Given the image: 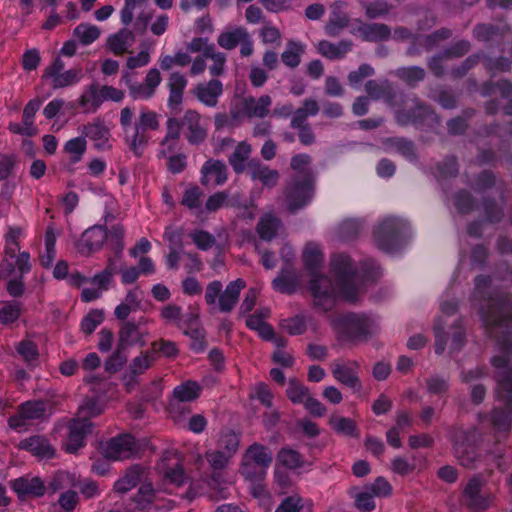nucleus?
<instances>
[{
    "label": "nucleus",
    "instance_id": "f257e3e1",
    "mask_svg": "<svg viewBox=\"0 0 512 512\" xmlns=\"http://www.w3.org/2000/svg\"><path fill=\"white\" fill-rule=\"evenodd\" d=\"M473 301L480 302L481 321L501 351V355L492 358V364L497 370L496 395L505 407L493 410L491 425L497 432H508L512 424V304L507 295L492 288V281L486 276L476 278Z\"/></svg>",
    "mask_w": 512,
    "mask_h": 512
},
{
    "label": "nucleus",
    "instance_id": "f03ea898",
    "mask_svg": "<svg viewBox=\"0 0 512 512\" xmlns=\"http://www.w3.org/2000/svg\"><path fill=\"white\" fill-rule=\"evenodd\" d=\"M303 261L312 276L308 290L314 307L324 312L330 311L340 298L348 302L356 301L364 282L378 276V268L373 260H366L358 270L348 255L339 253L331 257V271L336 278V284L333 285L329 277L318 273L323 263V254L314 243L306 245Z\"/></svg>",
    "mask_w": 512,
    "mask_h": 512
},
{
    "label": "nucleus",
    "instance_id": "7ed1b4c3",
    "mask_svg": "<svg viewBox=\"0 0 512 512\" xmlns=\"http://www.w3.org/2000/svg\"><path fill=\"white\" fill-rule=\"evenodd\" d=\"M458 303L450 291L445 292L440 302L441 314L435 320V353L441 355L450 343V352H458L465 344V328L461 318L450 319L457 311Z\"/></svg>",
    "mask_w": 512,
    "mask_h": 512
},
{
    "label": "nucleus",
    "instance_id": "20e7f679",
    "mask_svg": "<svg viewBox=\"0 0 512 512\" xmlns=\"http://www.w3.org/2000/svg\"><path fill=\"white\" fill-rule=\"evenodd\" d=\"M310 163L311 157L307 154H298L291 159V167L296 175L285 191V201L290 212L303 208L313 197L314 174Z\"/></svg>",
    "mask_w": 512,
    "mask_h": 512
},
{
    "label": "nucleus",
    "instance_id": "39448f33",
    "mask_svg": "<svg viewBox=\"0 0 512 512\" xmlns=\"http://www.w3.org/2000/svg\"><path fill=\"white\" fill-rule=\"evenodd\" d=\"M411 236V227L407 220L396 216H385L374 231L375 242L386 253L398 252Z\"/></svg>",
    "mask_w": 512,
    "mask_h": 512
},
{
    "label": "nucleus",
    "instance_id": "423d86ee",
    "mask_svg": "<svg viewBox=\"0 0 512 512\" xmlns=\"http://www.w3.org/2000/svg\"><path fill=\"white\" fill-rule=\"evenodd\" d=\"M333 328L351 341H366L378 329V321L373 315L348 313L331 319Z\"/></svg>",
    "mask_w": 512,
    "mask_h": 512
},
{
    "label": "nucleus",
    "instance_id": "0eeeda50",
    "mask_svg": "<svg viewBox=\"0 0 512 512\" xmlns=\"http://www.w3.org/2000/svg\"><path fill=\"white\" fill-rule=\"evenodd\" d=\"M484 486L485 480L480 475H474L464 485L460 502L469 512H485L494 506L496 496Z\"/></svg>",
    "mask_w": 512,
    "mask_h": 512
},
{
    "label": "nucleus",
    "instance_id": "6e6552de",
    "mask_svg": "<svg viewBox=\"0 0 512 512\" xmlns=\"http://www.w3.org/2000/svg\"><path fill=\"white\" fill-rule=\"evenodd\" d=\"M46 415V403L32 400L21 403L17 412L8 418V426L16 431H27L36 421L42 420Z\"/></svg>",
    "mask_w": 512,
    "mask_h": 512
},
{
    "label": "nucleus",
    "instance_id": "1a4fd4ad",
    "mask_svg": "<svg viewBox=\"0 0 512 512\" xmlns=\"http://www.w3.org/2000/svg\"><path fill=\"white\" fill-rule=\"evenodd\" d=\"M477 430L457 429L452 435L453 450L460 464L467 468H474L478 459V453L475 448Z\"/></svg>",
    "mask_w": 512,
    "mask_h": 512
},
{
    "label": "nucleus",
    "instance_id": "9d476101",
    "mask_svg": "<svg viewBox=\"0 0 512 512\" xmlns=\"http://www.w3.org/2000/svg\"><path fill=\"white\" fill-rule=\"evenodd\" d=\"M150 320L146 317H140L137 321H124L119 330V349H126L130 346L143 347L150 336L147 328Z\"/></svg>",
    "mask_w": 512,
    "mask_h": 512
},
{
    "label": "nucleus",
    "instance_id": "9b49d317",
    "mask_svg": "<svg viewBox=\"0 0 512 512\" xmlns=\"http://www.w3.org/2000/svg\"><path fill=\"white\" fill-rule=\"evenodd\" d=\"M135 119L134 110L128 106L120 111V126L125 134V140L134 155L140 157L149 141V135L133 128L132 121Z\"/></svg>",
    "mask_w": 512,
    "mask_h": 512
},
{
    "label": "nucleus",
    "instance_id": "f8f14e48",
    "mask_svg": "<svg viewBox=\"0 0 512 512\" xmlns=\"http://www.w3.org/2000/svg\"><path fill=\"white\" fill-rule=\"evenodd\" d=\"M66 280L75 286H80L85 283H90L91 287L84 288L81 292V299L84 302H91L101 297L103 292L107 291L113 281V278L107 273L99 272L92 278L86 279L78 274L68 276L66 273Z\"/></svg>",
    "mask_w": 512,
    "mask_h": 512
},
{
    "label": "nucleus",
    "instance_id": "ddd939ff",
    "mask_svg": "<svg viewBox=\"0 0 512 512\" xmlns=\"http://www.w3.org/2000/svg\"><path fill=\"white\" fill-rule=\"evenodd\" d=\"M122 81L128 85L133 99L148 100L154 96L156 88L162 81V77L157 68H152L147 72L143 83H131L128 73L122 75Z\"/></svg>",
    "mask_w": 512,
    "mask_h": 512
},
{
    "label": "nucleus",
    "instance_id": "4468645a",
    "mask_svg": "<svg viewBox=\"0 0 512 512\" xmlns=\"http://www.w3.org/2000/svg\"><path fill=\"white\" fill-rule=\"evenodd\" d=\"M138 448L135 438L130 434H123L112 438L103 446L106 458L124 460L137 454Z\"/></svg>",
    "mask_w": 512,
    "mask_h": 512
},
{
    "label": "nucleus",
    "instance_id": "2eb2a0df",
    "mask_svg": "<svg viewBox=\"0 0 512 512\" xmlns=\"http://www.w3.org/2000/svg\"><path fill=\"white\" fill-rule=\"evenodd\" d=\"M10 488L16 493L21 501L29 498H38L45 494L46 485L40 477L25 475L10 481Z\"/></svg>",
    "mask_w": 512,
    "mask_h": 512
},
{
    "label": "nucleus",
    "instance_id": "dca6fc26",
    "mask_svg": "<svg viewBox=\"0 0 512 512\" xmlns=\"http://www.w3.org/2000/svg\"><path fill=\"white\" fill-rule=\"evenodd\" d=\"M333 377L341 384L358 391L361 389L359 379L360 367L356 361H335L331 369Z\"/></svg>",
    "mask_w": 512,
    "mask_h": 512
},
{
    "label": "nucleus",
    "instance_id": "f3484780",
    "mask_svg": "<svg viewBox=\"0 0 512 512\" xmlns=\"http://www.w3.org/2000/svg\"><path fill=\"white\" fill-rule=\"evenodd\" d=\"M79 132L94 143L97 150L105 151L111 148L110 130L100 118H95L92 122L82 125L78 128Z\"/></svg>",
    "mask_w": 512,
    "mask_h": 512
},
{
    "label": "nucleus",
    "instance_id": "a211bd4d",
    "mask_svg": "<svg viewBox=\"0 0 512 512\" xmlns=\"http://www.w3.org/2000/svg\"><path fill=\"white\" fill-rule=\"evenodd\" d=\"M351 33L364 41L378 42L387 40L391 36L390 28L383 23H364L356 21L352 25Z\"/></svg>",
    "mask_w": 512,
    "mask_h": 512
},
{
    "label": "nucleus",
    "instance_id": "6ab92c4d",
    "mask_svg": "<svg viewBox=\"0 0 512 512\" xmlns=\"http://www.w3.org/2000/svg\"><path fill=\"white\" fill-rule=\"evenodd\" d=\"M203 186H221L227 181V166L221 160L208 159L200 170Z\"/></svg>",
    "mask_w": 512,
    "mask_h": 512
},
{
    "label": "nucleus",
    "instance_id": "aec40b11",
    "mask_svg": "<svg viewBox=\"0 0 512 512\" xmlns=\"http://www.w3.org/2000/svg\"><path fill=\"white\" fill-rule=\"evenodd\" d=\"M159 468L168 482L176 486H180L184 483L186 475L181 464V459L177 453L171 451L166 452L163 455Z\"/></svg>",
    "mask_w": 512,
    "mask_h": 512
},
{
    "label": "nucleus",
    "instance_id": "412c9836",
    "mask_svg": "<svg viewBox=\"0 0 512 512\" xmlns=\"http://www.w3.org/2000/svg\"><path fill=\"white\" fill-rule=\"evenodd\" d=\"M182 126L186 129L187 140L190 144L198 145L207 137V129L201 122V116L195 110L185 112Z\"/></svg>",
    "mask_w": 512,
    "mask_h": 512
},
{
    "label": "nucleus",
    "instance_id": "4be33fe9",
    "mask_svg": "<svg viewBox=\"0 0 512 512\" xmlns=\"http://www.w3.org/2000/svg\"><path fill=\"white\" fill-rule=\"evenodd\" d=\"M102 105L98 84L87 86L80 97L66 105V109L79 108L85 114L95 113Z\"/></svg>",
    "mask_w": 512,
    "mask_h": 512
},
{
    "label": "nucleus",
    "instance_id": "5701e85b",
    "mask_svg": "<svg viewBox=\"0 0 512 512\" xmlns=\"http://www.w3.org/2000/svg\"><path fill=\"white\" fill-rule=\"evenodd\" d=\"M92 425L89 421L74 419L69 426L66 439V452L75 453L85 445L86 436L91 432Z\"/></svg>",
    "mask_w": 512,
    "mask_h": 512
},
{
    "label": "nucleus",
    "instance_id": "b1692460",
    "mask_svg": "<svg viewBox=\"0 0 512 512\" xmlns=\"http://www.w3.org/2000/svg\"><path fill=\"white\" fill-rule=\"evenodd\" d=\"M222 93L223 84L217 79L199 83L193 89V94L197 100L207 107H215Z\"/></svg>",
    "mask_w": 512,
    "mask_h": 512
},
{
    "label": "nucleus",
    "instance_id": "393cba45",
    "mask_svg": "<svg viewBox=\"0 0 512 512\" xmlns=\"http://www.w3.org/2000/svg\"><path fill=\"white\" fill-rule=\"evenodd\" d=\"M108 239V233L102 226H94L87 229L78 242V250L83 254H89L99 250Z\"/></svg>",
    "mask_w": 512,
    "mask_h": 512
},
{
    "label": "nucleus",
    "instance_id": "a878e982",
    "mask_svg": "<svg viewBox=\"0 0 512 512\" xmlns=\"http://www.w3.org/2000/svg\"><path fill=\"white\" fill-rule=\"evenodd\" d=\"M247 170L252 180H258L264 187L273 188L277 185L280 175L275 169L252 159L247 164Z\"/></svg>",
    "mask_w": 512,
    "mask_h": 512
},
{
    "label": "nucleus",
    "instance_id": "bb28decb",
    "mask_svg": "<svg viewBox=\"0 0 512 512\" xmlns=\"http://www.w3.org/2000/svg\"><path fill=\"white\" fill-rule=\"evenodd\" d=\"M19 448L30 452L39 459H51L55 455V449L43 436H31L19 443Z\"/></svg>",
    "mask_w": 512,
    "mask_h": 512
},
{
    "label": "nucleus",
    "instance_id": "cd10ccee",
    "mask_svg": "<svg viewBox=\"0 0 512 512\" xmlns=\"http://www.w3.org/2000/svg\"><path fill=\"white\" fill-rule=\"evenodd\" d=\"M276 465L287 470H308L311 467L303 455L290 447H282L276 455Z\"/></svg>",
    "mask_w": 512,
    "mask_h": 512
},
{
    "label": "nucleus",
    "instance_id": "c85d7f7f",
    "mask_svg": "<svg viewBox=\"0 0 512 512\" xmlns=\"http://www.w3.org/2000/svg\"><path fill=\"white\" fill-rule=\"evenodd\" d=\"M147 479L146 469L134 465L127 469L126 473L114 483V490L118 493H126L137 485H141Z\"/></svg>",
    "mask_w": 512,
    "mask_h": 512
},
{
    "label": "nucleus",
    "instance_id": "c756f323",
    "mask_svg": "<svg viewBox=\"0 0 512 512\" xmlns=\"http://www.w3.org/2000/svg\"><path fill=\"white\" fill-rule=\"evenodd\" d=\"M270 314V308L262 307L247 317L246 326L250 330L256 331L262 339H271L273 336V327L265 321L270 317Z\"/></svg>",
    "mask_w": 512,
    "mask_h": 512
},
{
    "label": "nucleus",
    "instance_id": "7c9ffc66",
    "mask_svg": "<svg viewBox=\"0 0 512 512\" xmlns=\"http://www.w3.org/2000/svg\"><path fill=\"white\" fill-rule=\"evenodd\" d=\"M308 325H310L312 331L317 330V326L313 323V317L305 314L282 319L279 323L280 328L291 336L302 335L307 330Z\"/></svg>",
    "mask_w": 512,
    "mask_h": 512
},
{
    "label": "nucleus",
    "instance_id": "2f4dec72",
    "mask_svg": "<svg viewBox=\"0 0 512 512\" xmlns=\"http://www.w3.org/2000/svg\"><path fill=\"white\" fill-rule=\"evenodd\" d=\"M200 386L195 381H186L173 390V397L169 403L170 411L176 409L177 405L181 402H191L195 400L200 394Z\"/></svg>",
    "mask_w": 512,
    "mask_h": 512
},
{
    "label": "nucleus",
    "instance_id": "473e14b6",
    "mask_svg": "<svg viewBox=\"0 0 512 512\" xmlns=\"http://www.w3.org/2000/svg\"><path fill=\"white\" fill-rule=\"evenodd\" d=\"M243 279H236L230 282L219 296L218 306L221 312H230L238 301L240 292L245 288Z\"/></svg>",
    "mask_w": 512,
    "mask_h": 512
},
{
    "label": "nucleus",
    "instance_id": "72a5a7b5",
    "mask_svg": "<svg viewBox=\"0 0 512 512\" xmlns=\"http://www.w3.org/2000/svg\"><path fill=\"white\" fill-rule=\"evenodd\" d=\"M87 150V140L81 134L66 141V170H72L82 161Z\"/></svg>",
    "mask_w": 512,
    "mask_h": 512
},
{
    "label": "nucleus",
    "instance_id": "f704fd0d",
    "mask_svg": "<svg viewBox=\"0 0 512 512\" xmlns=\"http://www.w3.org/2000/svg\"><path fill=\"white\" fill-rule=\"evenodd\" d=\"M267 470L268 469L263 468L257 463L250 462L242 458L239 472L245 478V480L257 484L256 487L254 488L255 496H259L262 492V487L260 486L259 483L265 478Z\"/></svg>",
    "mask_w": 512,
    "mask_h": 512
},
{
    "label": "nucleus",
    "instance_id": "c9c22d12",
    "mask_svg": "<svg viewBox=\"0 0 512 512\" xmlns=\"http://www.w3.org/2000/svg\"><path fill=\"white\" fill-rule=\"evenodd\" d=\"M299 285L300 276L292 269H283L272 282L274 290L286 294L295 292Z\"/></svg>",
    "mask_w": 512,
    "mask_h": 512
},
{
    "label": "nucleus",
    "instance_id": "e433bc0d",
    "mask_svg": "<svg viewBox=\"0 0 512 512\" xmlns=\"http://www.w3.org/2000/svg\"><path fill=\"white\" fill-rule=\"evenodd\" d=\"M247 34L248 31L245 27H230L219 34L217 43L223 49L233 50L243 41Z\"/></svg>",
    "mask_w": 512,
    "mask_h": 512
},
{
    "label": "nucleus",
    "instance_id": "4c0bfd02",
    "mask_svg": "<svg viewBox=\"0 0 512 512\" xmlns=\"http://www.w3.org/2000/svg\"><path fill=\"white\" fill-rule=\"evenodd\" d=\"M352 47L350 40H341L337 43H332L327 40H322L318 43V52L328 59L343 58Z\"/></svg>",
    "mask_w": 512,
    "mask_h": 512
},
{
    "label": "nucleus",
    "instance_id": "58836bf2",
    "mask_svg": "<svg viewBox=\"0 0 512 512\" xmlns=\"http://www.w3.org/2000/svg\"><path fill=\"white\" fill-rule=\"evenodd\" d=\"M134 41L133 33L127 29H122L108 37L107 48L115 55H121L134 44Z\"/></svg>",
    "mask_w": 512,
    "mask_h": 512
},
{
    "label": "nucleus",
    "instance_id": "ea45409f",
    "mask_svg": "<svg viewBox=\"0 0 512 512\" xmlns=\"http://www.w3.org/2000/svg\"><path fill=\"white\" fill-rule=\"evenodd\" d=\"M251 151V145L246 141L240 142L235 147V150L230 155L228 161L236 174H241L247 169Z\"/></svg>",
    "mask_w": 512,
    "mask_h": 512
},
{
    "label": "nucleus",
    "instance_id": "a19ab883",
    "mask_svg": "<svg viewBox=\"0 0 512 512\" xmlns=\"http://www.w3.org/2000/svg\"><path fill=\"white\" fill-rule=\"evenodd\" d=\"M243 458L250 462L257 463L266 469L270 467L273 461L271 450L259 443H253L250 445L243 455Z\"/></svg>",
    "mask_w": 512,
    "mask_h": 512
},
{
    "label": "nucleus",
    "instance_id": "79ce46f5",
    "mask_svg": "<svg viewBox=\"0 0 512 512\" xmlns=\"http://www.w3.org/2000/svg\"><path fill=\"white\" fill-rule=\"evenodd\" d=\"M271 104L272 100L268 95L258 99L249 97L244 100V110L248 117L264 118L268 115Z\"/></svg>",
    "mask_w": 512,
    "mask_h": 512
},
{
    "label": "nucleus",
    "instance_id": "37998d69",
    "mask_svg": "<svg viewBox=\"0 0 512 512\" xmlns=\"http://www.w3.org/2000/svg\"><path fill=\"white\" fill-rule=\"evenodd\" d=\"M426 118L434 120L435 116L427 106L415 102V110L412 113H406L404 111L396 112V119L398 123L402 125L407 124H419Z\"/></svg>",
    "mask_w": 512,
    "mask_h": 512
},
{
    "label": "nucleus",
    "instance_id": "c03bdc74",
    "mask_svg": "<svg viewBox=\"0 0 512 512\" xmlns=\"http://www.w3.org/2000/svg\"><path fill=\"white\" fill-rule=\"evenodd\" d=\"M329 424L337 434L354 438L359 437L357 424L351 418L333 414L329 419Z\"/></svg>",
    "mask_w": 512,
    "mask_h": 512
},
{
    "label": "nucleus",
    "instance_id": "a18cd8bd",
    "mask_svg": "<svg viewBox=\"0 0 512 512\" xmlns=\"http://www.w3.org/2000/svg\"><path fill=\"white\" fill-rule=\"evenodd\" d=\"M341 7L342 3H335L332 6L329 22L325 27V31L329 36H337L345 27L348 26V16L339 10Z\"/></svg>",
    "mask_w": 512,
    "mask_h": 512
},
{
    "label": "nucleus",
    "instance_id": "49530a36",
    "mask_svg": "<svg viewBox=\"0 0 512 512\" xmlns=\"http://www.w3.org/2000/svg\"><path fill=\"white\" fill-rule=\"evenodd\" d=\"M61 54H64V47L60 49L58 57L46 69L42 76L43 80L50 81V85L53 89L64 87V66L60 58Z\"/></svg>",
    "mask_w": 512,
    "mask_h": 512
},
{
    "label": "nucleus",
    "instance_id": "de8ad7c7",
    "mask_svg": "<svg viewBox=\"0 0 512 512\" xmlns=\"http://www.w3.org/2000/svg\"><path fill=\"white\" fill-rule=\"evenodd\" d=\"M281 225L280 219L272 213H268L261 217L257 225V232L262 240L270 241L275 237Z\"/></svg>",
    "mask_w": 512,
    "mask_h": 512
},
{
    "label": "nucleus",
    "instance_id": "09e8293b",
    "mask_svg": "<svg viewBox=\"0 0 512 512\" xmlns=\"http://www.w3.org/2000/svg\"><path fill=\"white\" fill-rule=\"evenodd\" d=\"M101 35L99 27L89 23H80L73 30V37L83 46L95 42Z\"/></svg>",
    "mask_w": 512,
    "mask_h": 512
},
{
    "label": "nucleus",
    "instance_id": "8fccbe9b",
    "mask_svg": "<svg viewBox=\"0 0 512 512\" xmlns=\"http://www.w3.org/2000/svg\"><path fill=\"white\" fill-rule=\"evenodd\" d=\"M56 235L54 228L50 225L45 233V250L40 253L39 259L43 267L49 268L53 265L56 257Z\"/></svg>",
    "mask_w": 512,
    "mask_h": 512
},
{
    "label": "nucleus",
    "instance_id": "3c124183",
    "mask_svg": "<svg viewBox=\"0 0 512 512\" xmlns=\"http://www.w3.org/2000/svg\"><path fill=\"white\" fill-rule=\"evenodd\" d=\"M133 128L147 133L148 130H157L160 125L159 115L151 110L142 109L135 119L132 121Z\"/></svg>",
    "mask_w": 512,
    "mask_h": 512
},
{
    "label": "nucleus",
    "instance_id": "603ef678",
    "mask_svg": "<svg viewBox=\"0 0 512 512\" xmlns=\"http://www.w3.org/2000/svg\"><path fill=\"white\" fill-rule=\"evenodd\" d=\"M305 52V45L300 42L289 41L284 52L281 54L282 62L290 67L295 68L300 64L301 56Z\"/></svg>",
    "mask_w": 512,
    "mask_h": 512
},
{
    "label": "nucleus",
    "instance_id": "864d4df0",
    "mask_svg": "<svg viewBox=\"0 0 512 512\" xmlns=\"http://www.w3.org/2000/svg\"><path fill=\"white\" fill-rule=\"evenodd\" d=\"M104 410V404L101 398L91 397L84 400L79 406L76 419L89 421V418L101 414Z\"/></svg>",
    "mask_w": 512,
    "mask_h": 512
},
{
    "label": "nucleus",
    "instance_id": "5fc2aeb1",
    "mask_svg": "<svg viewBox=\"0 0 512 512\" xmlns=\"http://www.w3.org/2000/svg\"><path fill=\"white\" fill-rule=\"evenodd\" d=\"M484 95L496 94L500 95L503 99L508 100V105L504 107L505 113L512 115V84L508 81H501L494 85H486L483 90Z\"/></svg>",
    "mask_w": 512,
    "mask_h": 512
},
{
    "label": "nucleus",
    "instance_id": "6e6d98bb",
    "mask_svg": "<svg viewBox=\"0 0 512 512\" xmlns=\"http://www.w3.org/2000/svg\"><path fill=\"white\" fill-rule=\"evenodd\" d=\"M365 89L371 98L384 99L387 102L392 100V87L387 80L381 82L370 80L366 83Z\"/></svg>",
    "mask_w": 512,
    "mask_h": 512
},
{
    "label": "nucleus",
    "instance_id": "4d7b16f0",
    "mask_svg": "<svg viewBox=\"0 0 512 512\" xmlns=\"http://www.w3.org/2000/svg\"><path fill=\"white\" fill-rule=\"evenodd\" d=\"M506 25L495 27L494 25L481 24L475 27L474 36L482 42L496 41L498 37H503L507 31Z\"/></svg>",
    "mask_w": 512,
    "mask_h": 512
},
{
    "label": "nucleus",
    "instance_id": "13d9d810",
    "mask_svg": "<svg viewBox=\"0 0 512 512\" xmlns=\"http://www.w3.org/2000/svg\"><path fill=\"white\" fill-rule=\"evenodd\" d=\"M155 361L154 352L150 350L142 351L130 362L129 371L134 376L141 375L147 371Z\"/></svg>",
    "mask_w": 512,
    "mask_h": 512
},
{
    "label": "nucleus",
    "instance_id": "bf43d9fd",
    "mask_svg": "<svg viewBox=\"0 0 512 512\" xmlns=\"http://www.w3.org/2000/svg\"><path fill=\"white\" fill-rule=\"evenodd\" d=\"M352 496L355 499L356 507L363 512H370L375 509L374 497L375 495L367 488L362 489L354 488Z\"/></svg>",
    "mask_w": 512,
    "mask_h": 512
},
{
    "label": "nucleus",
    "instance_id": "052dcab7",
    "mask_svg": "<svg viewBox=\"0 0 512 512\" xmlns=\"http://www.w3.org/2000/svg\"><path fill=\"white\" fill-rule=\"evenodd\" d=\"M156 497V490L153 488L152 483L145 480L139 487L134 502L137 508L147 509Z\"/></svg>",
    "mask_w": 512,
    "mask_h": 512
},
{
    "label": "nucleus",
    "instance_id": "680f3d73",
    "mask_svg": "<svg viewBox=\"0 0 512 512\" xmlns=\"http://www.w3.org/2000/svg\"><path fill=\"white\" fill-rule=\"evenodd\" d=\"M426 390L431 395L442 397L449 390V380L439 374H433L425 380Z\"/></svg>",
    "mask_w": 512,
    "mask_h": 512
},
{
    "label": "nucleus",
    "instance_id": "e2e57ef3",
    "mask_svg": "<svg viewBox=\"0 0 512 512\" xmlns=\"http://www.w3.org/2000/svg\"><path fill=\"white\" fill-rule=\"evenodd\" d=\"M151 352H154V357L157 359L159 356L174 358L178 354L176 344L170 340L160 339L151 343Z\"/></svg>",
    "mask_w": 512,
    "mask_h": 512
},
{
    "label": "nucleus",
    "instance_id": "0e129e2a",
    "mask_svg": "<svg viewBox=\"0 0 512 512\" xmlns=\"http://www.w3.org/2000/svg\"><path fill=\"white\" fill-rule=\"evenodd\" d=\"M360 4L364 8L366 16L371 19L382 17L391 9V6L384 1L360 0Z\"/></svg>",
    "mask_w": 512,
    "mask_h": 512
},
{
    "label": "nucleus",
    "instance_id": "69168bd1",
    "mask_svg": "<svg viewBox=\"0 0 512 512\" xmlns=\"http://www.w3.org/2000/svg\"><path fill=\"white\" fill-rule=\"evenodd\" d=\"M21 312V306L18 302H2L0 303V323L7 325L15 322Z\"/></svg>",
    "mask_w": 512,
    "mask_h": 512
},
{
    "label": "nucleus",
    "instance_id": "338daca9",
    "mask_svg": "<svg viewBox=\"0 0 512 512\" xmlns=\"http://www.w3.org/2000/svg\"><path fill=\"white\" fill-rule=\"evenodd\" d=\"M17 352L28 365H35L39 352L37 345L30 340H22L17 346Z\"/></svg>",
    "mask_w": 512,
    "mask_h": 512
},
{
    "label": "nucleus",
    "instance_id": "774afa93",
    "mask_svg": "<svg viewBox=\"0 0 512 512\" xmlns=\"http://www.w3.org/2000/svg\"><path fill=\"white\" fill-rule=\"evenodd\" d=\"M396 75L407 84L414 85L424 79L425 71L418 66L403 67L396 71Z\"/></svg>",
    "mask_w": 512,
    "mask_h": 512
}]
</instances>
